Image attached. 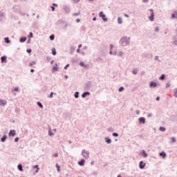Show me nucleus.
Wrapping results in <instances>:
<instances>
[{"label":"nucleus","mask_w":177,"mask_h":177,"mask_svg":"<svg viewBox=\"0 0 177 177\" xmlns=\"http://www.w3.org/2000/svg\"><path fill=\"white\" fill-rule=\"evenodd\" d=\"M120 44L122 46H128L131 44V38L123 37L120 39Z\"/></svg>","instance_id":"1"},{"label":"nucleus","mask_w":177,"mask_h":177,"mask_svg":"<svg viewBox=\"0 0 177 177\" xmlns=\"http://www.w3.org/2000/svg\"><path fill=\"white\" fill-rule=\"evenodd\" d=\"M142 57L144 59H149L150 60H151V59H153V54L149 52H145L142 54Z\"/></svg>","instance_id":"2"},{"label":"nucleus","mask_w":177,"mask_h":177,"mask_svg":"<svg viewBox=\"0 0 177 177\" xmlns=\"http://www.w3.org/2000/svg\"><path fill=\"white\" fill-rule=\"evenodd\" d=\"M82 154L83 157H84V158H89V151H86L85 149H83L82 151Z\"/></svg>","instance_id":"3"},{"label":"nucleus","mask_w":177,"mask_h":177,"mask_svg":"<svg viewBox=\"0 0 177 177\" xmlns=\"http://www.w3.org/2000/svg\"><path fill=\"white\" fill-rule=\"evenodd\" d=\"M63 9L66 12V13L68 14L70 13L71 8H70L69 5H63Z\"/></svg>","instance_id":"4"},{"label":"nucleus","mask_w":177,"mask_h":177,"mask_svg":"<svg viewBox=\"0 0 177 177\" xmlns=\"http://www.w3.org/2000/svg\"><path fill=\"white\" fill-rule=\"evenodd\" d=\"M92 88V84L91 82H87L84 85V91H89Z\"/></svg>","instance_id":"5"},{"label":"nucleus","mask_w":177,"mask_h":177,"mask_svg":"<svg viewBox=\"0 0 177 177\" xmlns=\"http://www.w3.org/2000/svg\"><path fill=\"white\" fill-rule=\"evenodd\" d=\"M99 16L102 19L103 21H107V17H106V15H104L103 11L100 12Z\"/></svg>","instance_id":"6"},{"label":"nucleus","mask_w":177,"mask_h":177,"mask_svg":"<svg viewBox=\"0 0 177 177\" xmlns=\"http://www.w3.org/2000/svg\"><path fill=\"white\" fill-rule=\"evenodd\" d=\"M149 11L151 12V16L149 17V20L154 21V10L150 9Z\"/></svg>","instance_id":"7"},{"label":"nucleus","mask_w":177,"mask_h":177,"mask_svg":"<svg viewBox=\"0 0 177 177\" xmlns=\"http://www.w3.org/2000/svg\"><path fill=\"white\" fill-rule=\"evenodd\" d=\"M145 167H146V163L141 160L139 163V168L140 169H145Z\"/></svg>","instance_id":"8"},{"label":"nucleus","mask_w":177,"mask_h":177,"mask_svg":"<svg viewBox=\"0 0 177 177\" xmlns=\"http://www.w3.org/2000/svg\"><path fill=\"white\" fill-rule=\"evenodd\" d=\"M91 95V92L89 91H84L82 94V97L83 99H85V97H86V96H89Z\"/></svg>","instance_id":"9"},{"label":"nucleus","mask_w":177,"mask_h":177,"mask_svg":"<svg viewBox=\"0 0 177 177\" xmlns=\"http://www.w3.org/2000/svg\"><path fill=\"white\" fill-rule=\"evenodd\" d=\"M139 124H146V118L145 117H141L138 119Z\"/></svg>","instance_id":"10"},{"label":"nucleus","mask_w":177,"mask_h":177,"mask_svg":"<svg viewBox=\"0 0 177 177\" xmlns=\"http://www.w3.org/2000/svg\"><path fill=\"white\" fill-rule=\"evenodd\" d=\"M150 88H157V83L156 82H151L149 83Z\"/></svg>","instance_id":"11"},{"label":"nucleus","mask_w":177,"mask_h":177,"mask_svg":"<svg viewBox=\"0 0 177 177\" xmlns=\"http://www.w3.org/2000/svg\"><path fill=\"white\" fill-rule=\"evenodd\" d=\"M6 60H8V57L6 55L2 56L1 57V63H6Z\"/></svg>","instance_id":"12"},{"label":"nucleus","mask_w":177,"mask_h":177,"mask_svg":"<svg viewBox=\"0 0 177 177\" xmlns=\"http://www.w3.org/2000/svg\"><path fill=\"white\" fill-rule=\"evenodd\" d=\"M78 165L84 167L85 165V159H81L80 161L78 162Z\"/></svg>","instance_id":"13"},{"label":"nucleus","mask_w":177,"mask_h":177,"mask_svg":"<svg viewBox=\"0 0 177 177\" xmlns=\"http://www.w3.org/2000/svg\"><path fill=\"white\" fill-rule=\"evenodd\" d=\"M16 135V131L15 130H10L8 133V136H15Z\"/></svg>","instance_id":"14"},{"label":"nucleus","mask_w":177,"mask_h":177,"mask_svg":"<svg viewBox=\"0 0 177 177\" xmlns=\"http://www.w3.org/2000/svg\"><path fill=\"white\" fill-rule=\"evenodd\" d=\"M3 20H5V14L0 12V21H3Z\"/></svg>","instance_id":"15"},{"label":"nucleus","mask_w":177,"mask_h":177,"mask_svg":"<svg viewBox=\"0 0 177 177\" xmlns=\"http://www.w3.org/2000/svg\"><path fill=\"white\" fill-rule=\"evenodd\" d=\"M6 139H8V136L3 135V138H1V142H2V143H5V142H6Z\"/></svg>","instance_id":"16"},{"label":"nucleus","mask_w":177,"mask_h":177,"mask_svg":"<svg viewBox=\"0 0 177 177\" xmlns=\"http://www.w3.org/2000/svg\"><path fill=\"white\" fill-rule=\"evenodd\" d=\"M26 41H27L26 37H22L19 39V42H21V44H23V42H26Z\"/></svg>","instance_id":"17"},{"label":"nucleus","mask_w":177,"mask_h":177,"mask_svg":"<svg viewBox=\"0 0 177 177\" xmlns=\"http://www.w3.org/2000/svg\"><path fill=\"white\" fill-rule=\"evenodd\" d=\"M79 64L81 67H84V68H86V67H88V65L85 64L84 62H80Z\"/></svg>","instance_id":"18"},{"label":"nucleus","mask_w":177,"mask_h":177,"mask_svg":"<svg viewBox=\"0 0 177 177\" xmlns=\"http://www.w3.org/2000/svg\"><path fill=\"white\" fill-rule=\"evenodd\" d=\"M105 142H106V143H107V145H110V143H111V140L110 139V138L106 137Z\"/></svg>","instance_id":"19"},{"label":"nucleus","mask_w":177,"mask_h":177,"mask_svg":"<svg viewBox=\"0 0 177 177\" xmlns=\"http://www.w3.org/2000/svg\"><path fill=\"white\" fill-rule=\"evenodd\" d=\"M160 156L162 157V158H165V157H167V153L165 151H162L160 153Z\"/></svg>","instance_id":"20"},{"label":"nucleus","mask_w":177,"mask_h":177,"mask_svg":"<svg viewBox=\"0 0 177 177\" xmlns=\"http://www.w3.org/2000/svg\"><path fill=\"white\" fill-rule=\"evenodd\" d=\"M6 101L3 100H0V106H6Z\"/></svg>","instance_id":"21"},{"label":"nucleus","mask_w":177,"mask_h":177,"mask_svg":"<svg viewBox=\"0 0 177 177\" xmlns=\"http://www.w3.org/2000/svg\"><path fill=\"white\" fill-rule=\"evenodd\" d=\"M17 169H19V171H20L21 172L23 171V165L21 164H19L17 166Z\"/></svg>","instance_id":"22"},{"label":"nucleus","mask_w":177,"mask_h":177,"mask_svg":"<svg viewBox=\"0 0 177 177\" xmlns=\"http://www.w3.org/2000/svg\"><path fill=\"white\" fill-rule=\"evenodd\" d=\"M12 93H15V92H20V90L19 89V87H16L12 90Z\"/></svg>","instance_id":"23"},{"label":"nucleus","mask_w":177,"mask_h":177,"mask_svg":"<svg viewBox=\"0 0 177 177\" xmlns=\"http://www.w3.org/2000/svg\"><path fill=\"white\" fill-rule=\"evenodd\" d=\"M74 97H75V99H78V97H80V93L78 91H76L74 94Z\"/></svg>","instance_id":"24"},{"label":"nucleus","mask_w":177,"mask_h":177,"mask_svg":"<svg viewBox=\"0 0 177 177\" xmlns=\"http://www.w3.org/2000/svg\"><path fill=\"white\" fill-rule=\"evenodd\" d=\"M4 41L6 44H10V39H9V37H5Z\"/></svg>","instance_id":"25"},{"label":"nucleus","mask_w":177,"mask_h":177,"mask_svg":"<svg viewBox=\"0 0 177 177\" xmlns=\"http://www.w3.org/2000/svg\"><path fill=\"white\" fill-rule=\"evenodd\" d=\"M142 156H143V157H144L145 158H146V157H147V153H146V151L142 150Z\"/></svg>","instance_id":"26"},{"label":"nucleus","mask_w":177,"mask_h":177,"mask_svg":"<svg viewBox=\"0 0 177 177\" xmlns=\"http://www.w3.org/2000/svg\"><path fill=\"white\" fill-rule=\"evenodd\" d=\"M37 104L39 107H40V109H44V105H42V103H41V102H37Z\"/></svg>","instance_id":"27"},{"label":"nucleus","mask_w":177,"mask_h":177,"mask_svg":"<svg viewBox=\"0 0 177 177\" xmlns=\"http://www.w3.org/2000/svg\"><path fill=\"white\" fill-rule=\"evenodd\" d=\"M56 66H53L52 68L53 71H57V70H59V68H57V64H55Z\"/></svg>","instance_id":"28"},{"label":"nucleus","mask_w":177,"mask_h":177,"mask_svg":"<svg viewBox=\"0 0 177 177\" xmlns=\"http://www.w3.org/2000/svg\"><path fill=\"white\" fill-rule=\"evenodd\" d=\"M166 129H165V127H160L159 128V131H160L161 132H165Z\"/></svg>","instance_id":"29"},{"label":"nucleus","mask_w":177,"mask_h":177,"mask_svg":"<svg viewBox=\"0 0 177 177\" xmlns=\"http://www.w3.org/2000/svg\"><path fill=\"white\" fill-rule=\"evenodd\" d=\"M132 73L134 74L135 75H136V74H138V69L137 68H133L132 70Z\"/></svg>","instance_id":"30"},{"label":"nucleus","mask_w":177,"mask_h":177,"mask_svg":"<svg viewBox=\"0 0 177 177\" xmlns=\"http://www.w3.org/2000/svg\"><path fill=\"white\" fill-rule=\"evenodd\" d=\"M118 24H122V19L120 17L118 18Z\"/></svg>","instance_id":"31"},{"label":"nucleus","mask_w":177,"mask_h":177,"mask_svg":"<svg viewBox=\"0 0 177 177\" xmlns=\"http://www.w3.org/2000/svg\"><path fill=\"white\" fill-rule=\"evenodd\" d=\"M34 64H37V62H35V61L30 62L29 64V66L31 67V66H34Z\"/></svg>","instance_id":"32"},{"label":"nucleus","mask_w":177,"mask_h":177,"mask_svg":"<svg viewBox=\"0 0 177 177\" xmlns=\"http://www.w3.org/2000/svg\"><path fill=\"white\" fill-rule=\"evenodd\" d=\"M55 167H56V168H57V172H60V166L59 165V164H56L55 165Z\"/></svg>","instance_id":"33"},{"label":"nucleus","mask_w":177,"mask_h":177,"mask_svg":"<svg viewBox=\"0 0 177 177\" xmlns=\"http://www.w3.org/2000/svg\"><path fill=\"white\" fill-rule=\"evenodd\" d=\"M33 37H34V35L32 34V32H30L29 33V35L28 36V38H29V39H31V38H33Z\"/></svg>","instance_id":"34"},{"label":"nucleus","mask_w":177,"mask_h":177,"mask_svg":"<svg viewBox=\"0 0 177 177\" xmlns=\"http://www.w3.org/2000/svg\"><path fill=\"white\" fill-rule=\"evenodd\" d=\"M52 55H53V56H56V49L55 48L52 49Z\"/></svg>","instance_id":"35"},{"label":"nucleus","mask_w":177,"mask_h":177,"mask_svg":"<svg viewBox=\"0 0 177 177\" xmlns=\"http://www.w3.org/2000/svg\"><path fill=\"white\" fill-rule=\"evenodd\" d=\"M165 78V75L162 74V75H160V77L159 79H160L161 81H162V80H164Z\"/></svg>","instance_id":"36"},{"label":"nucleus","mask_w":177,"mask_h":177,"mask_svg":"<svg viewBox=\"0 0 177 177\" xmlns=\"http://www.w3.org/2000/svg\"><path fill=\"white\" fill-rule=\"evenodd\" d=\"M48 135H49V136H53V135H55V133H53L52 132V131L50 130V129H49Z\"/></svg>","instance_id":"37"},{"label":"nucleus","mask_w":177,"mask_h":177,"mask_svg":"<svg viewBox=\"0 0 177 177\" xmlns=\"http://www.w3.org/2000/svg\"><path fill=\"white\" fill-rule=\"evenodd\" d=\"M125 88L124 86H120L118 89L119 92H123L124 91Z\"/></svg>","instance_id":"38"},{"label":"nucleus","mask_w":177,"mask_h":177,"mask_svg":"<svg viewBox=\"0 0 177 177\" xmlns=\"http://www.w3.org/2000/svg\"><path fill=\"white\" fill-rule=\"evenodd\" d=\"M35 168L37 169V170L35 171L36 173L38 172V171H39V166H38V165H35Z\"/></svg>","instance_id":"39"},{"label":"nucleus","mask_w":177,"mask_h":177,"mask_svg":"<svg viewBox=\"0 0 177 177\" xmlns=\"http://www.w3.org/2000/svg\"><path fill=\"white\" fill-rule=\"evenodd\" d=\"M50 41H53L55 39V35H50Z\"/></svg>","instance_id":"40"},{"label":"nucleus","mask_w":177,"mask_h":177,"mask_svg":"<svg viewBox=\"0 0 177 177\" xmlns=\"http://www.w3.org/2000/svg\"><path fill=\"white\" fill-rule=\"evenodd\" d=\"M169 86H171V83L169 82L166 84V86H165L166 89H168V88H169Z\"/></svg>","instance_id":"41"},{"label":"nucleus","mask_w":177,"mask_h":177,"mask_svg":"<svg viewBox=\"0 0 177 177\" xmlns=\"http://www.w3.org/2000/svg\"><path fill=\"white\" fill-rule=\"evenodd\" d=\"M174 93L175 97H177V88H174Z\"/></svg>","instance_id":"42"},{"label":"nucleus","mask_w":177,"mask_h":177,"mask_svg":"<svg viewBox=\"0 0 177 177\" xmlns=\"http://www.w3.org/2000/svg\"><path fill=\"white\" fill-rule=\"evenodd\" d=\"M108 131H109V132H114V129H113V127H109V128L108 129Z\"/></svg>","instance_id":"43"},{"label":"nucleus","mask_w":177,"mask_h":177,"mask_svg":"<svg viewBox=\"0 0 177 177\" xmlns=\"http://www.w3.org/2000/svg\"><path fill=\"white\" fill-rule=\"evenodd\" d=\"M112 136H114L115 138H117L118 137V133H113Z\"/></svg>","instance_id":"44"},{"label":"nucleus","mask_w":177,"mask_h":177,"mask_svg":"<svg viewBox=\"0 0 177 177\" xmlns=\"http://www.w3.org/2000/svg\"><path fill=\"white\" fill-rule=\"evenodd\" d=\"M119 56H120V57H122V56H124V53H122V51H119Z\"/></svg>","instance_id":"45"},{"label":"nucleus","mask_w":177,"mask_h":177,"mask_svg":"<svg viewBox=\"0 0 177 177\" xmlns=\"http://www.w3.org/2000/svg\"><path fill=\"white\" fill-rule=\"evenodd\" d=\"M48 97H50V99H52V97H53V92H51L50 93V95H48Z\"/></svg>","instance_id":"46"},{"label":"nucleus","mask_w":177,"mask_h":177,"mask_svg":"<svg viewBox=\"0 0 177 177\" xmlns=\"http://www.w3.org/2000/svg\"><path fill=\"white\" fill-rule=\"evenodd\" d=\"M26 52H27V53H31V52H32V50H31V48H28L26 50Z\"/></svg>","instance_id":"47"},{"label":"nucleus","mask_w":177,"mask_h":177,"mask_svg":"<svg viewBox=\"0 0 177 177\" xmlns=\"http://www.w3.org/2000/svg\"><path fill=\"white\" fill-rule=\"evenodd\" d=\"M158 31H160V28L155 27V32H158Z\"/></svg>","instance_id":"48"},{"label":"nucleus","mask_w":177,"mask_h":177,"mask_svg":"<svg viewBox=\"0 0 177 177\" xmlns=\"http://www.w3.org/2000/svg\"><path fill=\"white\" fill-rule=\"evenodd\" d=\"M68 67H70V64H66L65 66H64V70H67V68H68Z\"/></svg>","instance_id":"49"},{"label":"nucleus","mask_w":177,"mask_h":177,"mask_svg":"<svg viewBox=\"0 0 177 177\" xmlns=\"http://www.w3.org/2000/svg\"><path fill=\"white\" fill-rule=\"evenodd\" d=\"M16 8H17V6H14V7L12 8V10H13L14 12H17V9Z\"/></svg>","instance_id":"50"},{"label":"nucleus","mask_w":177,"mask_h":177,"mask_svg":"<svg viewBox=\"0 0 177 177\" xmlns=\"http://www.w3.org/2000/svg\"><path fill=\"white\" fill-rule=\"evenodd\" d=\"M53 157H59V153H55L53 155Z\"/></svg>","instance_id":"51"},{"label":"nucleus","mask_w":177,"mask_h":177,"mask_svg":"<svg viewBox=\"0 0 177 177\" xmlns=\"http://www.w3.org/2000/svg\"><path fill=\"white\" fill-rule=\"evenodd\" d=\"M19 139H20V138H19V137H17V138H15L14 140H15V142H19Z\"/></svg>","instance_id":"52"},{"label":"nucleus","mask_w":177,"mask_h":177,"mask_svg":"<svg viewBox=\"0 0 177 177\" xmlns=\"http://www.w3.org/2000/svg\"><path fill=\"white\" fill-rule=\"evenodd\" d=\"M175 17H176V14H172L171 15V19H175Z\"/></svg>","instance_id":"53"},{"label":"nucleus","mask_w":177,"mask_h":177,"mask_svg":"<svg viewBox=\"0 0 177 177\" xmlns=\"http://www.w3.org/2000/svg\"><path fill=\"white\" fill-rule=\"evenodd\" d=\"M92 175H93L94 176H96V175H97V171H93L92 173Z\"/></svg>","instance_id":"54"},{"label":"nucleus","mask_w":177,"mask_h":177,"mask_svg":"<svg viewBox=\"0 0 177 177\" xmlns=\"http://www.w3.org/2000/svg\"><path fill=\"white\" fill-rule=\"evenodd\" d=\"M151 117H153V114L149 113L148 115H147V118H151Z\"/></svg>","instance_id":"55"},{"label":"nucleus","mask_w":177,"mask_h":177,"mask_svg":"<svg viewBox=\"0 0 177 177\" xmlns=\"http://www.w3.org/2000/svg\"><path fill=\"white\" fill-rule=\"evenodd\" d=\"M171 140H172V142H176V138H175V137H173L171 138Z\"/></svg>","instance_id":"56"},{"label":"nucleus","mask_w":177,"mask_h":177,"mask_svg":"<svg viewBox=\"0 0 177 177\" xmlns=\"http://www.w3.org/2000/svg\"><path fill=\"white\" fill-rule=\"evenodd\" d=\"M113 48H114V46H113V44H111L109 47L110 50H111Z\"/></svg>","instance_id":"57"},{"label":"nucleus","mask_w":177,"mask_h":177,"mask_svg":"<svg viewBox=\"0 0 177 177\" xmlns=\"http://www.w3.org/2000/svg\"><path fill=\"white\" fill-rule=\"evenodd\" d=\"M173 44L177 46V40H174Z\"/></svg>","instance_id":"58"},{"label":"nucleus","mask_w":177,"mask_h":177,"mask_svg":"<svg viewBox=\"0 0 177 177\" xmlns=\"http://www.w3.org/2000/svg\"><path fill=\"white\" fill-rule=\"evenodd\" d=\"M55 6H51V10H52L53 12H55Z\"/></svg>","instance_id":"59"},{"label":"nucleus","mask_w":177,"mask_h":177,"mask_svg":"<svg viewBox=\"0 0 177 177\" xmlns=\"http://www.w3.org/2000/svg\"><path fill=\"white\" fill-rule=\"evenodd\" d=\"M31 42V39L28 38L27 44H30Z\"/></svg>","instance_id":"60"},{"label":"nucleus","mask_w":177,"mask_h":177,"mask_svg":"<svg viewBox=\"0 0 177 177\" xmlns=\"http://www.w3.org/2000/svg\"><path fill=\"white\" fill-rule=\"evenodd\" d=\"M143 3H147L149 2V0H142Z\"/></svg>","instance_id":"61"},{"label":"nucleus","mask_w":177,"mask_h":177,"mask_svg":"<svg viewBox=\"0 0 177 177\" xmlns=\"http://www.w3.org/2000/svg\"><path fill=\"white\" fill-rule=\"evenodd\" d=\"M71 53H73V52H74V47H71Z\"/></svg>","instance_id":"62"},{"label":"nucleus","mask_w":177,"mask_h":177,"mask_svg":"<svg viewBox=\"0 0 177 177\" xmlns=\"http://www.w3.org/2000/svg\"><path fill=\"white\" fill-rule=\"evenodd\" d=\"M80 21H81V19H76V23H80Z\"/></svg>","instance_id":"63"},{"label":"nucleus","mask_w":177,"mask_h":177,"mask_svg":"<svg viewBox=\"0 0 177 177\" xmlns=\"http://www.w3.org/2000/svg\"><path fill=\"white\" fill-rule=\"evenodd\" d=\"M158 58H159L158 56H156V57H155V60H156V61L158 60Z\"/></svg>","instance_id":"64"}]
</instances>
